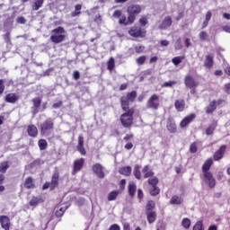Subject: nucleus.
Here are the masks:
<instances>
[{"instance_id":"obj_1","label":"nucleus","mask_w":230,"mask_h":230,"mask_svg":"<svg viewBox=\"0 0 230 230\" xmlns=\"http://www.w3.org/2000/svg\"><path fill=\"white\" fill-rule=\"evenodd\" d=\"M50 40L54 44H60L66 40V30L64 27H58L51 31Z\"/></svg>"},{"instance_id":"obj_2","label":"nucleus","mask_w":230,"mask_h":230,"mask_svg":"<svg viewBox=\"0 0 230 230\" xmlns=\"http://www.w3.org/2000/svg\"><path fill=\"white\" fill-rule=\"evenodd\" d=\"M134 109H130L128 111H126L124 114L120 116V122L121 125L125 128H130L132 127V123L134 121Z\"/></svg>"},{"instance_id":"obj_3","label":"nucleus","mask_w":230,"mask_h":230,"mask_svg":"<svg viewBox=\"0 0 230 230\" xmlns=\"http://www.w3.org/2000/svg\"><path fill=\"white\" fill-rule=\"evenodd\" d=\"M141 5L139 4H130L128 9V19L129 22H134L136 21V16L141 13Z\"/></svg>"},{"instance_id":"obj_4","label":"nucleus","mask_w":230,"mask_h":230,"mask_svg":"<svg viewBox=\"0 0 230 230\" xmlns=\"http://www.w3.org/2000/svg\"><path fill=\"white\" fill-rule=\"evenodd\" d=\"M161 105V102L159 101V95L153 94L149 97L146 102V108L152 109L153 111H157Z\"/></svg>"},{"instance_id":"obj_5","label":"nucleus","mask_w":230,"mask_h":230,"mask_svg":"<svg viewBox=\"0 0 230 230\" xmlns=\"http://www.w3.org/2000/svg\"><path fill=\"white\" fill-rule=\"evenodd\" d=\"M54 127H55V122H53V119L49 118V119H46L40 125L41 134L43 136L49 134V132H51V130H53Z\"/></svg>"},{"instance_id":"obj_6","label":"nucleus","mask_w":230,"mask_h":230,"mask_svg":"<svg viewBox=\"0 0 230 230\" xmlns=\"http://www.w3.org/2000/svg\"><path fill=\"white\" fill-rule=\"evenodd\" d=\"M203 181L209 186V188H215V186H217V180H215L211 172H203Z\"/></svg>"},{"instance_id":"obj_7","label":"nucleus","mask_w":230,"mask_h":230,"mask_svg":"<svg viewBox=\"0 0 230 230\" xmlns=\"http://www.w3.org/2000/svg\"><path fill=\"white\" fill-rule=\"evenodd\" d=\"M85 163V159L80 158L74 162V167L72 171V175H75V173H78L83 168L84 164Z\"/></svg>"},{"instance_id":"obj_8","label":"nucleus","mask_w":230,"mask_h":230,"mask_svg":"<svg viewBox=\"0 0 230 230\" xmlns=\"http://www.w3.org/2000/svg\"><path fill=\"white\" fill-rule=\"evenodd\" d=\"M145 33H146V31L141 29V27H132L128 31L131 37H145Z\"/></svg>"},{"instance_id":"obj_9","label":"nucleus","mask_w":230,"mask_h":230,"mask_svg":"<svg viewBox=\"0 0 230 230\" xmlns=\"http://www.w3.org/2000/svg\"><path fill=\"white\" fill-rule=\"evenodd\" d=\"M92 170L99 179H103L105 177V172H103V165L101 164H95L93 165Z\"/></svg>"},{"instance_id":"obj_10","label":"nucleus","mask_w":230,"mask_h":230,"mask_svg":"<svg viewBox=\"0 0 230 230\" xmlns=\"http://www.w3.org/2000/svg\"><path fill=\"white\" fill-rule=\"evenodd\" d=\"M195 118H197V115L195 113H190V115L186 116L180 123V127L181 128H185V127L187 125H189L190 123H191L193 121V119H195Z\"/></svg>"},{"instance_id":"obj_11","label":"nucleus","mask_w":230,"mask_h":230,"mask_svg":"<svg viewBox=\"0 0 230 230\" xmlns=\"http://www.w3.org/2000/svg\"><path fill=\"white\" fill-rule=\"evenodd\" d=\"M0 224L2 229L10 230V217L7 216H0Z\"/></svg>"},{"instance_id":"obj_12","label":"nucleus","mask_w":230,"mask_h":230,"mask_svg":"<svg viewBox=\"0 0 230 230\" xmlns=\"http://www.w3.org/2000/svg\"><path fill=\"white\" fill-rule=\"evenodd\" d=\"M185 85L186 87H189V89H193L199 85L197 82H195V79L191 77L190 75H187L185 77Z\"/></svg>"},{"instance_id":"obj_13","label":"nucleus","mask_w":230,"mask_h":230,"mask_svg":"<svg viewBox=\"0 0 230 230\" xmlns=\"http://www.w3.org/2000/svg\"><path fill=\"white\" fill-rule=\"evenodd\" d=\"M226 148L227 146H222L215 154H214V161H220L222 157H224V155L226 154Z\"/></svg>"},{"instance_id":"obj_14","label":"nucleus","mask_w":230,"mask_h":230,"mask_svg":"<svg viewBox=\"0 0 230 230\" xmlns=\"http://www.w3.org/2000/svg\"><path fill=\"white\" fill-rule=\"evenodd\" d=\"M172 26V17L167 16L162 22V24L159 25V30H168Z\"/></svg>"},{"instance_id":"obj_15","label":"nucleus","mask_w":230,"mask_h":230,"mask_svg":"<svg viewBox=\"0 0 230 230\" xmlns=\"http://www.w3.org/2000/svg\"><path fill=\"white\" fill-rule=\"evenodd\" d=\"M148 224H154L157 220V213L155 211H146Z\"/></svg>"},{"instance_id":"obj_16","label":"nucleus","mask_w":230,"mask_h":230,"mask_svg":"<svg viewBox=\"0 0 230 230\" xmlns=\"http://www.w3.org/2000/svg\"><path fill=\"white\" fill-rule=\"evenodd\" d=\"M174 107L178 112H182L186 107V102L184 100H176L174 102Z\"/></svg>"},{"instance_id":"obj_17","label":"nucleus","mask_w":230,"mask_h":230,"mask_svg":"<svg viewBox=\"0 0 230 230\" xmlns=\"http://www.w3.org/2000/svg\"><path fill=\"white\" fill-rule=\"evenodd\" d=\"M211 166H213V158H208L202 165V173L209 172Z\"/></svg>"},{"instance_id":"obj_18","label":"nucleus","mask_w":230,"mask_h":230,"mask_svg":"<svg viewBox=\"0 0 230 230\" xmlns=\"http://www.w3.org/2000/svg\"><path fill=\"white\" fill-rule=\"evenodd\" d=\"M120 103H121V108L125 112H128L130 109H128V106L130 105V101L127 99V97L122 96L120 98Z\"/></svg>"},{"instance_id":"obj_19","label":"nucleus","mask_w":230,"mask_h":230,"mask_svg":"<svg viewBox=\"0 0 230 230\" xmlns=\"http://www.w3.org/2000/svg\"><path fill=\"white\" fill-rule=\"evenodd\" d=\"M59 177H60V175L58 174V172H54V174L52 175V179L50 181L51 190H55V188H57V186H58V178Z\"/></svg>"},{"instance_id":"obj_20","label":"nucleus","mask_w":230,"mask_h":230,"mask_svg":"<svg viewBox=\"0 0 230 230\" xmlns=\"http://www.w3.org/2000/svg\"><path fill=\"white\" fill-rule=\"evenodd\" d=\"M142 173H144V179H150V177H154L155 173L148 165H145L142 169Z\"/></svg>"},{"instance_id":"obj_21","label":"nucleus","mask_w":230,"mask_h":230,"mask_svg":"<svg viewBox=\"0 0 230 230\" xmlns=\"http://www.w3.org/2000/svg\"><path fill=\"white\" fill-rule=\"evenodd\" d=\"M28 135L31 137H37V135L39 134V129H37V127L34 125H30L27 128Z\"/></svg>"},{"instance_id":"obj_22","label":"nucleus","mask_w":230,"mask_h":230,"mask_svg":"<svg viewBox=\"0 0 230 230\" xmlns=\"http://www.w3.org/2000/svg\"><path fill=\"white\" fill-rule=\"evenodd\" d=\"M119 173H120V175H125L126 177H128L132 173V167L130 166L121 167L119 169Z\"/></svg>"},{"instance_id":"obj_23","label":"nucleus","mask_w":230,"mask_h":230,"mask_svg":"<svg viewBox=\"0 0 230 230\" xmlns=\"http://www.w3.org/2000/svg\"><path fill=\"white\" fill-rule=\"evenodd\" d=\"M204 66L207 69H211L213 67V55L209 54L206 56Z\"/></svg>"},{"instance_id":"obj_24","label":"nucleus","mask_w":230,"mask_h":230,"mask_svg":"<svg viewBox=\"0 0 230 230\" xmlns=\"http://www.w3.org/2000/svg\"><path fill=\"white\" fill-rule=\"evenodd\" d=\"M32 103H33V114H37V112H39V107H40V103H42V101L40 100V98H34L32 99Z\"/></svg>"},{"instance_id":"obj_25","label":"nucleus","mask_w":230,"mask_h":230,"mask_svg":"<svg viewBox=\"0 0 230 230\" xmlns=\"http://www.w3.org/2000/svg\"><path fill=\"white\" fill-rule=\"evenodd\" d=\"M19 100V97L15 93H9L5 95V102L7 103H15Z\"/></svg>"},{"instance_id":"obj_26","label":"nucleus","mask_w":230,"mask_h":230,"mask_svg":"<svg viewBox=\"0 0 230 230\" xmlns=\"http://www.w3.org/2000/svg\"><path fill=\"white\" fill-rule=\"evenodd\" d=\"M216 110H217V101L214 100L206 108V113L207 114H213V112H215Z\"/></svg>"},{"instance_id":"obj_27","label":"nucleus","mask_w":230,"mask_h":230,"mask_svg":"<svg viewBox=\"0 0 230 230\" xmlns=\"http://www.w3.org/2000/svg\"><path fill=\"white\" fill-rule=\"evenodd\" d=\"M44 4V0H34V2L31 4V8L34 12H37V10H40Z\"/></svg>"},{"instance_id":"obj_28","label":"nucleus","mask_w":230,"mask_h":230,"mask_svg":"<svg viewBox=\"0 0 230 230\" xmlns=\"http://www.w3.org/2000/svg\"><path fill=\"white\" fill-rule=\"evenodd\" d=\"M24 187L27 188V190H31V188H35V184H33V178L31 176L27 177L25 179Z\"/></svg>"},{"instance_id":"obj_29","label":"nucleus","mask_w":230,"mask_h":230,"mask_svg":"<svg viewBox=\"0 0 230 230\" xmlns=\"http://www.w3.org/2000/svg\"><path fill=\"white\" fill-rule=\"evenodd\" d=\"M118 195H119V190L111 191L107 196L109 202H112V200H116V199H118Z\"/></svg>"},{"instance_id":"obj_30","label":"nucleus","mask_w":230,"mask_h":230,"mask_svg":"<svg viewBox=\"0 0 230 230\" xmlns=\"http://www.w3.org/2000/svg\"><path fill=\"white\" fill-rule=\"evenodd\" d=\"M125 98L132 103L136 101V98H137V92L132 91L131 93H128Z\"/></svg>"},{"instance_id":"obj_31","label":"nucleus","mask_w":230,"mask_h":230,"mask_svg":"<svg viewBox=\"0 0 230 230\" xmlns=\"http://www.w3.org/2000/svg\"><path fill=\"white\" fill-rule=\"evenodd\" d=\"M136 190H137V186H136V183L131 182L128 184V190L130 197H134V195H136Z\"/></svg>"},{"instance_id":"obj_32","label":"nucleus","mask_w":230,"mask_h":230,"mask_svg":"<svg viewBox=\"0 0 230 230\" xmlns=\"http://www.w3.org/2000/svg\"><path fill=\"white\" fill-rule=\"evenodd\" d=\"M42 202H44V200H42L41 198L33 197V198L30 200L29 204H30V206L35 207V206H39V204H42Z\"/></svg>"},{"instance_id":"obj_33","label":"nucleus","mask_w":230,"mask_h":230,"mask_svg":"<svg viewBox=\"0 0 230 230\" xmlns=\"http://www.w3.org/2000/svg\"><path fill=\"white\" fill-rule=\"evenodd\" d=\"M167 129L171 134H175L177 132V125L174 122H167Z\"/></svg>"},{"instance_id":"obj_34","label":"nucleus","mask_w":230,"mask_h":230,"mask_svg":"<svg viewBox=\"0 0 230 230\" xmlns=\"http://www.w3.org/2000/svg\"><path fill=\"white\" fill-rule=\"evenodd\" d=\"M141 165L136 164L134 167V171L133 173L136 177V179H137L138 181H140L141 179Z\"/></svg>"},{"instance_id":"obj_35","label":"nucleus","mask_w":230,"mask_h":230,"mask_svg":"<svg viewBox=\"0 0 230 230\" xmlns=\"http://www.w3.org/2000/svg\"><path fill=\"white\" fill-rule=\"evenodd\" d=\"M8 168H10V164H8V162L0 163V173H6Z\"/></svg>"},{"instance_id":"obj_36","label":"nucleus","mask_w":230,"mask_h":230,"mask_svg":"<svg viewBox=\"0 0 230 230\" xmlns=\"http://www.w3.org/2000/svg\"><path fill=\"white\" fill-rule=\"evenodd\" d=\"M181 226L184 227V229H190L191 226V220H190L188 217L183 218L181 221Z\"/></svg>"},{"instance_id":"obj_37","label":"nucleus","mask_w":230,"mask_h":230,"mask_svg":"<svg viewBox=\"0 0 230 230\" xmlns=\"http://www.w3.org/2000/svg\"><path fill=\"white\" fill-rule=\"evenodd\" d=\"M38 145L40 150H46L48 148V141H46V139H40Z\"/></svg>"},{"instance_id":"obj_38","label":"nucleus","mask_w":230,"mask_h":230,"mask_svg":"<svg viewBox=\"0 0 230 230\" xmlns=\"http://www.w3.org/2000/svg\"><path fill=\"white\" fill-rule=\"evenodd\" d=\"M147 182L150 184V186H157V184H159V178L153 176L148 179Z\"/></svg>"},{"instance_id":"obj_39","label":"nucleus","mask_w":230,"mask_h":230,"mask_svg":"<svg viewBox=\"0 0 230 230\" xmlns=\"http://www.w3.org/2000/svg\"><path fill=\"white\" fill-rule=\"evenodd\" d=\"M181 202H182V198H181L180 196H172L170 200L171 204H176V205H179Z\"/></svg>"},{"instance_id":"obj_40","label":"nucleus","mask_w":230,"mask_h":230,"mask_svg":"<svg viewBox=\"0 0 230 230\" xmlns=\"http://www.w3.org/2000/svg\"><path fill=\"white\" fill-rule=\"evenodd\" d=\"M160 191L161 190L159 189V187H157V185L152 186V188L150 189V195L155 197L156 195H159Z\"/></svg>"},{"instance_id":"obj_41","label":"nucleus","mask_w":230,"mask_h":230,"mask_svg":"<svg viewBox=\"0 0 230 230\" xmlns=\"http://www.w3.org/2000/svg\"><path fill=\"white\" fill-rule=\"evenodd\" d=\"M119 24H124L125 26H128V24H134V22H130V21L128 20V21H127V16H126V15H123V16L119 19Z\"/></svg>"},{"instance_id":"obj_42","label":"nucleus","mask_w":230,"mask_h":230,"mask_svg":"<svg viewBox=\"0 0 230 230\" xmlns=\"http://www.w3.org/2000/svg\"><path fill=\"white\" fill-rule=\"evenodd\" d=\"M154 208H155V203L150 200L146 203V211H154Z\"/></svg>"},{"instance_id":"obj_43","label":"nucleus","mask_w":230,"mask_h":230,"mask_svg":"<svg viewBox=\"0 0 230 230\" xmlns=\"http://www.w3.org/2000/svg\"><path fill=\"white\" fill-rule=\"evenodd\" d=\"M115 64H114V58H111L109 61L107 62V69L109 71H112L114 69Z\"/></svg>"},{"instance_id":"obj_44","label":"nucleus","mask_w":230,"mask_h":230,"mask_svg":"<svg viewBox=\"0 0 230 230\" xmlns=\"http://www.w3.org/2000/svg\"><path fill=\"white\" fill-rule=\"evenodd\" d=\"M137 66H143L146 62V56H141L136 59Z\"/></svg>"},{"instance_id":"obj_45","label":"nucleus","mask_w":230,"mask_h":230,"mask_svg":"<svg viewBox=\"0 0 230 230\" xmlns=\"http://www.w3.org/2000/svg\"><path fill=\"white\" fill-rule=\"evenodd\" d=\"M215 128H217V126L215 124L210 125L207 129H206V135L207 136H211L213 132H215Z\"/></svg>"},{"instance_id":"obj_46","label":"nucleus","mask_w":230,"mask_h":230,"mask_svg":"<svg viewBox=\"0 0 230 230\" xmlns=\"http://www.w3.org/2000/svg\"><path fill=\"white\" fill-rule=\"evenodd\" d=\"M182 60H184V57H175L172 59V62L175 66H179V64H181V62H182Z\"/></svg>"},{"instance_id":"obj_47","label":"nucleus","mask_w":230,"mask_h":230,"mask_svg":"<svg viewBox=\"0 0 230 230\" xmlns=\"http://www.w3.org/2000/svg\"><path fill=\"white\" fill-rule=\"evenodd\" d=\"M4 42H6V44H12V36L10 34V31H7L4 35Z\"/></svg>"},{"instance_id":"obj_48","label":"nucleus","mask_w":230,"mask_h":230,"mask_svg":"<svg viewBox=\"0 0 230 230\" xmlns=\"http://www.w3.org/2000/svg\"><path fill=\"white\" fill-rule=\"evenodd\" d=\"M199 37L200 40L206 41V40H208V37H209V36L208 35V32L202 31L201 32H199Z\"/></svg>"},{"instance_id":"obj_49","label":"nucleus","mask_w":230,"mask_h":230,"mask_svg":"<svg viewBox=\"0 0 230 230\" xmlns=\"http://www.w3.org/2000/svg\"><path fill=\"white\" fill-rule=\"evenodd\" d=\"M66 209H67V207L60 208L58 210H56V212H55L56 217H62V215H64V213H66Z\"/></svg>"},{"instance_id":"obj_50","label":"nucleus","mask_w":230,"mask_h":230,"mask_svg":"<svg viewBox=\"0 0 230 230\" xmlns=\"http://www.w3.org/2000/svg\"><path fill=\"white\" fill-rule=\"evenodd\" d=\"M175 84H177V82L175 81H168L165 82L162 84V87H173V85H175Z\"/></svg>"},{"instance_id":"obj_51","label":"nucleus","mask_w":230,"mask_h":230,"mask_svg":"<svg viewBox=\"0 0 230 230\" xmlns=\"http://www.w3.org/2000/svg\"><path fill=\"white\" fill-rule=\"evenodd\" d=\"M193 230H204L201 221H198L193 226Z\"/></svg>"},{"instance_id":"obj_52","label":"nucleus","mask_w":230,"mask_h":230,"mask_svg":"<svg viewBox=\"0 0 230 230\" xmlns=\"http://www.w3.org/2000/svg\"><path fill=\"white\" fill-rule=\"evenodd\" d=\"M77 152H79L81 155H85V154H87L84 146H77Z\"/></svg>"},{"instance_id":"obj_53","label":"nucleus","mask_w":230,"mask_h":230,"mask_svg":"<svg viewBox=\"0 0 230 230\" xmlns=\"http://www.w3.org/2000/svg\"><path fill=\"white\" fill-rule=\"evenodd\" d=\"M124 141L126 143H128L129 141H132V139H134V135L133 134H127L125 137H124Z\"/></svg>"},{"instance_id":"obj_54","label":"nucleus","mask_w":230,"mask_h":230,"mask_svg":"<svg viewBox=\"0 0 230 230\" xmlns=\"http://www.w3.org/2000/svg\"><path fill=\"white\" fill-rule=\"evenodd\" d=\"M190 154H197V144L192 143L190 146Z\"/></svg>"},{"instance_id":"obj_55","label":"nucleus","mask_w":230,"mask_h":230,"mask_svg":"<svg viewBox=\"0 0 230 230\" xmlns=\"http://www.w3.org/2000/svg\"><path fill=\"white\" fill-rule=\"evenodd\" d=\"M3 182H4V176L0 174V191L4 190V186H3Z\"/></svg>"},{"instance_id":"obj_56","label":"nucleus","mask_w":230,"mask_h":230,"mask_svg":"<svg viewBox=\"0 0 230 230\" xmlns=\"http://www.w3.org/2000/svg\"><path fill=\"white\" fill-rule=\"evenodd\" d=\"M121 10H116L114 11L112 16L114 17V19H119V17H121Z\"/></svg>"},{"instance_id":"obj_57","label":"nucleus","mask_w":230,"mask_h":230,"mask_svg":"<svg viewBox=\"0 0 230 230\" xmlns=\"http://www.w3.org/2000/svg\"><path fill=\"white\" fill-rule=\"evenodd\" d=\"M139 24L141 26H146V24H148V20L146 17L140 18Z\"/></svg>"},{"instance_id":"obj_58","label":"nucleus","mask_w":230,"mask_h":230,"mask_svg":"<svg viewBox=\"0 0 230 230\" xmlns=\"http://www.w3.org/2000/svg\"><path fill=\"white\" fill-rule=\"evenodd\" d=\"M16 22H18V24H26V18H24L22 16H19L16 19Z\"/></svg>"},{"instance_id":"obj_59","label":"nucleus","mask_w":230,"mask_h":230,"mask_svg":"<svg viewBox=\"0 0 230 230\" xmlns=\"http://www.w3.org/2000/svg\"><path fill=\"white\" fill-rule=\"evenodd\" d=\"M4 93V80L0 79V94Z\"/></svg>"},{"instance_id":"obj_60","label":"nucleus","mask_w":230,"mask_h":230,"mask_svg":"<svg viewBox=\"0 0 230 230\" xmlns=\"http://www.w3.org/2000/svg\"><path fill=\"white\" fill-rule=\"evenodd\" d=\"M124 148L126 150H132V148H134V144H132V142H128L125 146Z\"/></svg>"},{"instance_id":"obj_61","label":"nucleus","mask_w":230,"mask_h":230,"mask_svg":"<svg viewBox=\"0 0 230 230\" xmlns=\"http://www.w3.org/2000/svg\"><path fill=\"white\" fill-rule=\"evenodd\" d=\"M175 49H182V44L181 43V39L177 40L175 43Z\"/></svg>"},{"instance_id":"obj_62","label":"nucleus","mask_w":230,"mask_h":230,"mask_svg":"<svg viewBox=\"0 0 230 230\" xmlns=\"http://www.w3.org/2000/svg\"><path fill=\"white\" fill-rule=\"evenodd\" d=\"M77 146H84V136L80 135L78 137V145Z\"/></svg>"},{"instance_id":"obj_63","label":"nucleus","mask_w":230,"mask_h":230,"mask_svg":"<svg viewBox=\"0 0 230 230\" xmlns=\"http://www.w3.org/2000/svg\"><path fill=\"white\" fill-rule=\"evenodd\" d=\"M109 230H121L118 224H113L110 226Z\"/></svg>"},{"instance_id":"obj_64","label":"nucleus","mask_w":230,"mask_h":230,"mask_svg":"<svg viewBox=\"0 0 230 230\" xmlns=\"http://www.w3.org/2000/svg\"><path fill=\"white\" fill-rule=\"evenodd\" d=\"M73 76H74V79L80 80V72H78L76 70L74 71Z\"/></svg>"}]
</instances>
